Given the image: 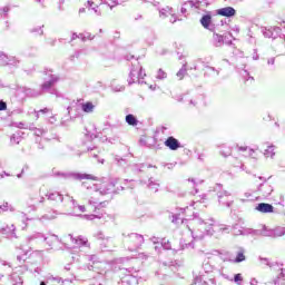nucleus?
I'll return each mask as SVG.
<instances>
[{"mask_svg":"<svg viewBox=\"0 0 285 285\" xmlns=\"http://www.w3.org/2000/svg\"><path fill=\"white\" fill-rule=\"evenodd\" d=\"M191 233L193 239H204L206 235H224L230 233V226L224 224H215V219L204 220L194 217L187 225Z\"/></svg>","mask_w":285,"mask_h":285,"instance_id":"f257e3e1","label":"nucleus"},{"mask_svg":"<svg viewBox=\"0 0 285 285\" xmlns=\"http://www.w3.org/2000/svg\"><path fill=\"white\" fill-rule=\"evenodd\" d=\"M82 188H86L87 195H94V197H101V195H110V193H115V184L109 183L107 187H99V185L94 184L91 181H82Z\"/></svg>","mask_w":285,"mask_h":285,"instance_id":"f03ea898","label":"nucleus"},{"mask_svg":"<svg viewBox=\"0 0 285 285\" xmlns=\"http://www.w3.org/2000/svg\"><path fill=\"white\" fill-rule=\"evenodd\" d=\"M125 245L127 246L128 250L135 253V250H139L144 245V235L131 233L125 236Z\"/></svg>","mask_w":285,"mask_h":285,"instance_id":"7ed1b4c3","label":"nucleus"},{"mask_svg":"<svg viewBox=\"0 0 285 285\" xmlns=\"http://www.w3.org/2000/svg\"><path fill=\"white\" fill-rule=\"evenodd\" d=\"M48 78H45V82L41 85V92H50V95H57L55 85L59 81V76L53 75L52 71L46 72Z\"/></svg>","mask_w":285,"mask_h":285,"instance_id":"20e7f679","label":"nucleus"},{"mask_svg":"<svg viewBox=\"0 0 285 285\" xmlns=\"http://www.w3.org/2000/svg\"><path fill=\"white\" fill-rule=\"evenodd\" d=\"M146 77V72H144V68L139 66V62L137 65H132L129 77L127 79L128 85L132 86V83H144L141 79Z\"/></svg>","mask_w":285,"mask_h":285,"instance_id":"39448f33","label":"nucleus"},{"mask_svg":"<svg viewBox=\"0 0 285 285\" xmlns=\"http://www.w3.org/2000/svg\"><path fill=\"white\" fill-rule=\"evenodd\" d=\"M56 177H62V179H76V181H81L83 179H91V181H97V177L90 175V174H81V173H61L58 171L55 174Z\"/></svg>","mask_w":285,"mask_h":285,"instance_id":"423d86ee","label":"nucleus"},{"mask_svg":"<svg viewBox=\"0 0 285 285\" xmlns=\"http://www.w3.org/2000/svg\"><path fill=\"white\" fill-rule=\"evenodd\" d=\"M214 190L217 195L218 198V204H220L222 206H227V208H230L233 200H224V199H228L230 197V191L225 190L222 185L217 184L214 187Z\"/></svg>","mask_w":285,"mask_h":285,"instance_id":"0eeeda50","label":"nucleus"},{"mask_svg":"<svg viewBox=\"0 0 285 285\" xmlns=\"http://www.w3.org/2000/svg\"><path fill=\"white\" fill-rule=\"evenodd\" d=\"M137 273L139 271L130 267L128 269H125V276L121 278L122 285H137L139 284V281L137 279Z\"/></svg>","mask_w":285,"mask_h":285,"instance_id":"6e6552de","label":"nucleus"},{"mask_svg":"<svg viewBox=\"0 0 285 285\" xmlns=\"http://www.w3.org/2000/svg\"><path fill=\"white\" fill-rule=\"evenodd\" d=\"M167 17H171L169 19V23H176L177 22V16L175 14V11L171 7H165L159 9V18L160 19H167Z\"/></svg>","mask_w":285,"mask_h":285,"instance_id":"1a4fd4ad","label":"nucleus"},{"mask_svg":"<svg viewBox=\"0 0 285 285\" xmlns=\"http://www.w3.org/2000/svg\"><path fill=\"white\" fill-rule=\"evenodd\" d=\"M200 26H203L205 30L215 32V24H213V16L210 13H206L200 18Z\"/></svg>","mask_w":285,"mask_h":285,"instance_id":"9d476101","label":"nucleus"},{"mask_svg":"<svg viewBox=\"0 0 285 285\" xmlns=\"http://www.w3.org/2000/svg\"><path fill=\"white\" fill-rule=\"evenodd\" d=\"M262 32L264 37H266L267 39H276L277 35L282 32V28L279 27L263 28Z\"/></svg>","mask_w":285,"mask_h":285,"instance_id":"9b49d317","label":"nucleus"},{"mask_svg":"<svg viewBox=\"0 0 285 285\" xmlns=\"http://www.w3.org/2000/svg\"><path fill=\"white\" fill-rule=\"evenodd\" d=\"M252 235H261L262 237H273V228L262 225L259 229H253Z\"/></svg>","mask_w":285,"mask_h":285,"instance_id":"f8f14e48","label":"nucleus"},{"mask_svg":"<svg viewBox=\"0 0 285 285\" xmlns=\"http://www.w3.org/2000/svg\"><path fill=\"white\" fill-rule=\"evenodd\" d=\"M0 66H19L17 58H10L6 53L0 51Z\"/></svg>","mask_w":285,"mask_h":285,"instance_id":"ddd939ff","label":"nucleus"},{"mask_svg":"<svg viewBox=\"0 0 285 285\" xmlns=\"http://www.w3.org/2000/svg\"><path fill=\"white\" fill-rule=\"evenodd\" d=\"M219 17H227V19H230V17H235L237 14V10L233 7H224L216 11Z\"/></svg>","mask_w":285,"mask_h":285,"instance_id":"4468645a","label":"nucleus"},{"mask_svg":"<svg viewBox=\"0 0 285 285\" xmlns=\"http://www.w3.org/2000/svg\"><path fill=\"white\" fill-rule=\"evenodd\" d=\"M165 146L169 148V150H179V148H181V142H179L177 138L169 136L165 140Z\"/></svg>","mask_w":285,"mask_h":285,"instance_id":"2eb2a0df","label":"nucleus"},{"mask_svg":"<svg viewBox=\"0 0 285 285\" xmlns=\"http://www.w3.org/2000/svg\"><path fill=\"white\" fill-rule=\"evenodd\" d=\"M47 198L49 202H56V204H62V206L66 204V196L63 197V195H61L59 191L47 194Z\"/></svg>","mask_w":285,"mask_h":285,"instance_id":"dca6fc26","label":"nucleus"},{"mask_svg":"<svg viewBox=\"0 0 285 285\" xmlns=\"http://www.w3.org/2000/svg\"><path fill=\"white\" fill-rule=\"evenodd\" d=\"M255 210L263 214L274 213L275 207L268 203H259L256 205Z\"/></svg>","mask_w":285,"mask_h":285,"instance_id":"f3484780","label":"nucleus"},{"mask_svg":"<svg viewBox=\"0 0 285 285\" xmlns=\"http://www.w3.org/2000/svg\"><path fill=\"white\" fill-rule=\"evenodd\" d=\"M220 275L224 279H227L228 282H234V284L242 285L244 282V276L242 274H235L234 278L230 277L228 274H224V272H220Z\"/></svg>","mask_w":285,"mask_h":285,"instance_id":"a211bd4d","label":"nucleus"},{"mask_svg":"<svg viewBox=\"0 0 285 285\" xmlns=\"http://www.w3.org/2000/svg\"><path fill=\"white\" fill-rule=\"evenodd\" d=\"M6 285H23V278L18 273H13L8 277Z\"/></svg>","mask_w":285,"mask_h":285,"instance_id":"6ab92c4d","label":"nucleus"},{"mask_svg":"<svg viewBox=\"0 0 285 285\" xmlns=\"http://www.w3.org/2000/svg\"><path fill=\"white\" fill-rule=\"evenodd\" d=\"M199 6H202V2L199 0H196V1H187L183 4L181 9H180V12L181 14H186V12H188V8H196L198 9Z\"/></svg>","mask_w":285,"mask_h":285,"instance_id":"aec40b11","label":"nucleus"},{"mask_svg":"<svg viewBox=\"0 0 285 285\" xmlns=\"http://www.w3.org/2000/svg\"><path fill=\"white\" fill-rule=\"evenodd\" d=\"M96 3H99V6H108V8H110V10H112V8H117V6L121 4V1L119 0H94Z\"/></svg>","mask_w":285,"mask_h":285,"instance_id":"412c9836","label":"nucleus"},{"mask_svg":"<svg viewBox=\"0 0 285 285\" xmlns=\"http://www.w3.org/2000/svg\"><path fill=\"white\" fill-rule=\"evenodd\" d=\"M258 193H261L263 197H271V194L273 193V186L269 184H261L258 186Z\"/></svg>","mask_w":285,"mask_h":285,"instance_id":"4be33fe9","label":"nucleus"},{"mask_svg":"<svg viewBox=\"0 0 285 285\" xmlns=\"http://www.w3.org/2000/svg\"><path fill=\"white\" fill-rule=\"evenodd\" d=\"M96 237H97V239L104 240L105 248H111V246H114V244H115V240L111 237L106 238V236L101 232H98L96 234Z\"/></svg>","mask_w":285,"mask_h":285,"instance_id":"5701e85b","label":"nucleus"},{"mask_svg":"<svg viewBox=\"0 0 285 285\" xmlns=\"http://www.w3.org/2000/svg\"><path fill=\"white\" fill-rule=\"evenodd\" d=\"M63 208H79V204H77V200H75L73 197L67 194L63 203Z\"/></svg>","mask_w":285,"mask_h":285,"instance_id":"b1692460","label":"nucleus"},{"mask_svg":"<svg viewBox=\"0 0 285 285\" xmlns=\"http://www.w3.org/2000/svg\"><path fill=\"white\" fill-rule=\"evenodd\" d=\"M47 282L50 285H66V282H68V279L62 281L61 277L59 276H48Z\"/></svg>","mask_w":285,"mask_h":285,"instance_id":"393cba45","label":"nucleus"},{"mask_svg":"<svg viewBox=\"0 0 285 285\" xmlns=\"http://www.w3.org/2000/svg\"><path fill=\"white\" fill-rule=\"evenodd\" d=\"M71 242L76 244V246H88V238L83 236H78L77 238L72 237V235H69Z\"/></svg>","mask_w":285,"mask_h":285,"instance_id":"a878e982","label":"nucleus"},{"mask_svg":"<svg viewBox=\"0 0 285 285\" xmlns=\"http://www.w3.org/2000/svg\"><path fill=\"white\" fill-rule=\"evenodd\" d=\"M30 202H33V203H29V205H28L30 210L36 212L37 204H43V202H46V198L43 196H41L40 199L37 200V198H35V197H30Z\"/></svg>","mask_w":285,"mask_h":285,"instance_id":"bb28decb","label":"nucleus"},{"mask_svg":"<svg viewBox=\"0 0 285 285\" xmlns=\"http://www.w3.org/2000/svg\"><path fill=\"white\" fill-rule=\"evenodd\" d=\"M246 249L239 248L236 258L234 259L235 264H242V262H246Z\"/></svg>","mask_w":285,"mask_h":285,"instance_id":"cd10ccee","label":"nucleus"},{"mask_svg":"<svg viewBox=\"0 0 285 285\" xmlns=\"http://www.w3.org/2000/svg\"><path fill=\"white\" fill-rule=\"evenodd\" d=\"M213 45L215 46V48H222V46H224V36L214 33Z\"/></svg>","mask_w":285,"mask_h":285,"instance_id":"c85d7f7f","label":"nucleus"},{"mask_svg":"<svg viewBox=\"0 0 285 285\" xmlns=\"http://www.w3.org/2000/svg\"><path fill=\"white\" fill-rule=\"evenodd\" d=\"M125 121L128 124V126H137L139 124V120H137V117H135L132 114H128Z\"/></svg>","mask_w":285,"mask_h":285,"instance_id":"c756f323","label":"nucleus"},{"mask_svg":"<svg viewBox=\"0 0 285 285\" xmlns=\"http://www.w3.org/2000/svg\"><path fill=\"white\" fill-rule=\"evenodd\" d=\"M29 130L35 131L36 137H43V135H46V132H48V129L37 128L32 125L29 126Z\"/></svg>","mask_w":285,"mask_h":285,"instance_id":"7c9ffc66","label":"nucleus"},{"mask_svg":"<svg viewBox=\"0 0 285 285\" xmlns=\"http://www.w3.org/2000/svg\"><path fill=\"white\" fill-rule=\"evenodd\" d=\"M81 110L87 114L95 112V106L92 102L87 101L81 105Z\"/></svg>","mask_w":285,"mask_h":285,"instance_id":"2f4dec72","label":"nucleus"},{"mask_svg":"<svg viewBox=\"0 0 285 285\" xmlns=\"http://www.w3.org/2000/svg\"><path fill=\"white\" fill-rule=\"evenodd\" d=\"M186 75H188V69L186 68V63H184L177 71L176 77L178 78V81H181Z\"/></svg>","mask_w":285,"mask_h":285,"instance_id":"473e14b6","label":"nucleus"},{"mask_svg":"<svg viewBox=\"0 0 285 285\" xmlns=\"http://www.w3.org/2000/svg\"><path fill=\"white\" fill-rule=\"evenodd\" d=\"M24 95L27 97H41L42 92H41V90L27 88V89H24Z\"/></svg>","mask_w":285,"mask_h":285,"instance_id":"72a5a7b5","label":"nucleus"},{"mask_svg":"<svg viewBox=\"0 0 285 285\" xmlns=\"http://www.w3.org/2000/svg\"><path fill=\"white\" fill-rule=\"evenodd\" d=\"M95 3V1L89 0L87 1V8H91V10H94L95 14H97V17H101V10H99V4H96V7H92Z\"/></svg>","mask_w":285,"mask_h":285,"instance_id":"f704fd0d","label":"nucleus"},{"mask_svg":"<svg viewBox=\"0 0 285 285\" xmlns=\"http://www.w3.org/2000/svg\"><path fill=\"white\" fill-rule=\"evenodd\" d=\"M263 155L266 158L271 157V159H273V157H275V146H268L267 149H265V151L263 153Z\"/></svg>","mask_w":285,"mask_h":285,"instance_id":"c9c22d12","label":"nucleus"},{"mask_svg":"<svg viewBox=\"0 0 285 285\" xmlns=\"http://www.w3.org/2000/svg\"><path fill=\"white\" fill-rule=\"evenodd\" d=\"M274 285H285V273H284V269H282L279 275L274 279Z\"/></svg>","mask_w":285,"mask_h":285,"instance_id":"e433bc0d","label":"nucleus"},{"mask_svg":"<svg viewBox=\"0 0 285 285\" xmlns=\"http://www.w3.org/2000/svg\"><path fill=\"white\" fill-rule=\"evenodd\" d=\"M27 239H28V242H32L35 239H41L42 242H46L48 239V237H46V235H43L41 233H36V234L29 236Z\"/></svg>","mask_w":285,"mask_h":285,"instance_id":"4c0bfd02","label":"nucleus"},{"mask_svg":"<svg viewBox=\"0 0 285 285\" xmlns=\"http://www.w3.org/2000/svg\"><path fill=\"white\" fill-rule=\"evenodd\" d=\"M80 217H83V219L92 222L94 219H101L104 217V214L80 215Z\"/></svg>","mask_w":285,"mask_h":285,"instance_id":"58836bf2","label":"nucleus"},{"mask_svg":"<svg viewBox=\"0 0 285 285\" xmlns=\"http://www.w3.org/2000/svg\"><path fill=\"white\" fill-rule=\"evenodd\" d=\"M0 210H2V213H8V210H10V213H14V206L6 202L2 205H0Z\"/></svg>","mask_w":285,"mask_h":285,"instance_id":"ea45409f","label":"nucleus"},{"mask_svg":"<svg viewBox=\"0 0 285 285\" xmlns=\"http://www.w3.org/2000/svg\"><path fill=\"white\" fill-rule=\"evenodd\" d=\"M6 235H12V237H17V233H14L17 230V227L14 225H7L6 227Z\"/></svg>","mask_w":285,"mask_h":285,"instance_id":"a19ab883","label":"nucleus"},{"mask_svg":"<svg viewBox=\"0 0 285 285\" xmlns=\"http://www.w3.org/2000/svg\"><path fill=\"white\" fill-rule=\"evenodd\" d=\"M273 237H284L285 235V227H276L273 229Z\"/></svg>","mask_w":285,"mask_h":285,"instance_id":"79ce46f5","label":"nucleus"},{"mask_svg":"<svg viewBox=\"0 0 285 285\" xmlns=\"http://www.w3.org/2000/svg\"><path fill=\"white\" fill-rule=\"evenodd\" d=\"M148 188L154 190V193H157V190H159V183L153 180V178H149Z\"/></svg>","mask_w":285,"mask_h":285,"instance_id":"37998d69","label":"nucleus"},{"mask_svg":"<svg viewBox=\"0 0 285 285\" xmlns=\"http://www.w3.org/2000/svg\"><path fill=\"white\" fill-rule=\"evenodd\" d=\"M11 144H21V131L13 134L10 138Z\"/></svg>","mask_w":285,"mask_h":285,"instance_id":"c03bdc74","label":"nucleus"},{"mask_svg":"<svg viewBox=\"0 0 285 285\" xmlns=\"http://www.w3.org/2000/svg\"><path fill=\"white\" fill-rule=\"evenodd\" d=\"M39 115H52V109L50 108H43L38 111H36V118L39 119Z\"/></svg>","mask_w":285,"mask_h":285,"instance_id":"a18cd8bd","label":"nucleus"},{"mask_svg":"<svg viewBox=\"0 0 285 285\" xmlns=\"http://www.w3.org/2000/svg\"><path fill=\"white\" fill-rule=\"evenodd\" d=\"M160 246L165 250H170V248H171L170 240H168L166 238H163L161 242H160Z\"/></svg>","mask_w":285,"mask_h":285,"instance_id":"49530a36","label":"nucleus"},{"mask_svg":"<svg viewBox=\"0 0 285 285\" xmlns=\"http://www.w3.org/2000/svg\"><path fill=\"white\" fill-rule=\"evenodd\" d=\"M203 271L205 272V275H208V273H213V265L210 263L205 262L203 264Z\"/></svg>","mask_w":285,"mask_h":285,"instance_id":"de8ad7c7","label":"nucleus"},{"mask_svg":"<svg viewBox=\"0 0 285 285\" xmlns=\"http://www.w3.org/2000/svg\"><path fill=\"white\" fill-rule=\"evenodd\" d=\"M81 37V41H92V39H95V36H92V33H80Z\"/></svg>","mask_w":285,"mask_h":285,"instance_id":"09e8293b","label":"nucleus"},{"mask_svg":"<svg viewBox=\"0 0 285 285\" xmlns=\"http://www.w3.org/2000/svg\"><path fill=\"white\" fill-rule=\"evenodd\" d=\"M206 75H216V77H219V70L215 69V67H206Z\"/></svg>","mask_w":285,"mask_h":285,"instance_id":"8fccbe9b","label":"nucleus"},{"mask_svg":"<svg viewBox=\"0 0 285 285\" xmlns=\"http://www.w3.org/2000/svg\"><path fill=\"white\" fill-rule=\"evenodd\" d=\"M167 77H168V73H166L164 69H158L157 76H156L157 79L163 80V79H167Z\"/></svg>","mask_w":285,"mask_h":285,"instance_id":"3c124183","label":"nucleus"},{"mask_svg":"<svg viewBox=\"0 0 285 285\" xmlns=\"http://www.w3.org/2000/svg\"><path fill=\"white\" fill-rule=\"evenodd\" d=\"M8 12H10V7H3L0 9V19H6V17H8Z\"/></svg>","mask_w":285,"mask_h":285,"instance_id":"603ef678","label":"nucleus"},{"mask_svg":"<svg viewBox=\"0 0 285 285\" xmlns=\"http://www.w3.org/2000/svg\"><path fill=\"white\" fill-rule=\"evenodd\" d=\"M11 126H13L14 128H20V129L24 128L26 130H28V128H30V127L26 126V124H23V122H12Z\"/></svg>","mask_w":285,"mask_h":285,"instance_id":"864d4df0","label":"nucleus"},{"mask_svg":"<svg viewBox=\"0 0 285 285\" xmlns=\"http://www.w3.org/2000/svg\"><path fill=\"white\" fill-rule=\"evenodd\" d=\"M111 88H112L114 92H124V90H126V87H124V86L111 85Z\"/></svg>","mask_w":285,"mask_h":285,"instance_id":"5fc2aeb1","label":"nucleus"},{"mask_svg":"<svg viewBox=\"0 0 285 285\" xmlns=\"http://www.w3.org/2000/svg\"><path fill=\"white\" fill-rule=\"evenodd\" d=\"M248 157H250L252 159H255L256 161L258 159L257 154L255 153V149H253V148H249Z\"/></svg>","mask_w":285,"mask_h":285,"instance_id":"6e6d98bb","label":"nucleus"},{"mask_svg":"<svg viewBox=\"0 0 285 285\" xmlns=\"http://www.w3.org/2000/svg\"><path fill=\"white\" fill-rule=\"evenodd\" d=\"M171 222H173V224H179V222H181V224H184V218L179 217V215H174Z\"/></svg>","mask_w":285,"mask_h":285,"instance_id":"4d7b16f0","label":"nucleus"},{"mask_svg":"<svg viewBox=\"0 0 285 285\" xmlns=\"http://www.w3.org/2000/svg\"><path fill=\"white\" fill-rule=\"evenodd\" d=\"M220 155L223 157H230V148L222 149Z\"/></svg>","mask_w":285,"mask_h":285,"instance_id":"13d9d810","label":"nucleus"},{"mask_svg":"<svg viewBox=\"0 0 285 285\" xmlns=\"http://www.w3.org/2000/svg\"><path fill=\"white\" fill-rule=\"evenodd\" d=\"M250 197H253V194L249 191H246L244 194V198H240V202H248V199H250Z\"/></svg>","mask_w":285,"mask_h":285,"instance_id":"bf43d9fd","label":"nucleus"},{"mask_svg":"<svg viewBox=\"0 0 285 285\" xmlns=\"http://www.w3.org/2000/svg\"><path fill=\"white\" fill-rule=\"evenodd\" d=\"M20 217L22 219V224H24V227L22 228H26V226H28V224L26 222H28V217H26V213H20Z\"/></svg>","mask_w":285,"mask_h":285,"instance_id":"052dcab7","label":"nucleus"},{"mask_svg":"<svg viewBox=\"0 0 285 285\" xmlns=\"http://www.w3.org/2000/svg\"><path fill=\"white\" fill-rule=\"evenodd\" d=\"M2 110H8V104H6L3 100H0V111Z\"/></svg>","mask_w":285,"mask_h":285,"instance_id":"680f3d73","label":"nucleus"},{"mask_svg":"<svg viewBox=\"0 0 285 285\" xmlns=\"http://www.w3.org/2000/svg\"><path fill=\"white\" fill-rule=\"evenodd\" d=\"M30 32H38V35H43V29H41V27H37L31 29Z\"/></svg>","mask_w":285,"mask_h":285,"instance_id":"e2e57ef3","label":"nucleus"},{"mask_svg":"<svg viewBox=\"0 0 285 285\" xmlns=\"http://www.w3.org/2000/svg\"><path fill=\"white\" fill-rule=\"evenodd\" d=\"M188 101V106L190 107V108H194L195 106H197V101H195V100H193V99H189V100H187Z\"/></svg>","mask_w":285,"mask_h":285,"instance_id":"0e129e2a","label":"nucleus"},{"mask_svg":"<svg viewBox=\"0 0 285 285\" xmlns=\"http://www.w3.org/2000/svg\"><path fill=\"white\" fill-rule=\"evenodd\" d=\"M138 259H148V255L145 253L138 254Z\"/></svg>","mask_w":285,"mask_h":285,"instance_id":"69168bd1","label":"nucleus"},{"mask_svg":"<svg viewBox=\"0 0 285 285\" xmlns=\"http://www.w3.org/2000/svg\"><path fill=\"white\" fill-rule=\"evenodd\" d=\"M49 124H57V117L51 116V117L49 118Z\"/></svg>","mask_w":285,"mask_h":285,"instance_id":"338daca9","label":"nucleus"},{"mask_svg":"<svg viewBox=\"0 0 285 285\" xmlns=\"http://www.w3.org/2000/svg\"><path fill=\"white\" fill-rule=\"evenodd\" d=\"M250 285H257L259 284L256 278H252L249 282Z\"/></svg>","mask_w":285,"mask_h":285,"instance_id":"774afa93","label":"nucleus"}]
</instances>
